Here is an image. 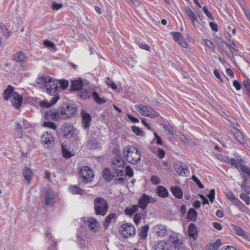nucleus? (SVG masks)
<instances>
[{"mask_svg": "<svg viewBox=\"0 0 250 250\" xmlns=\"http://www.w3.org/2000/svg\"><path fill=\"white\" fill-rule=\"evenodd\" d=\"M36 83L37 87H42L44 86L47 92L54 97L52 98L49 103L45 102H41L40 104L42 107H49L51 105L54 104L59 99V96L57 94L58 86L55 83L54 80L49 77L42 76L36 79Z\"/></svg>", "mask_w": 250, "mask_h": 250, "instance_id": "obj_1", "label": "nucleus"}, {"mask_svg": "<svg viewBox=\"0 0 250 250\" xmlns=\"http://www.w3.org/2000/svg\"><path fill=\"white\" fill-rule=\"evenodd\" d=\"M76 111L77 108L73 104H63L58 112L48 110L46 112L45 116L48 119L57 118L67 119L74 116Z\"/></svg>", "mask_w": 250, "mask_h": 250, "instance_id": "obj_2", "label": "nucleus"}, {"mask_svg": "<svg viewBox=\"0 0 250 250\" xmlns=\"http://www.w3.org/2000/svg\"><path fill=\"white\" fill-rule=\"evenodd\" d=\"M123 152L124 157L129 163L134 165L140 163L141 154L136 147L127 146L124 148Z\"/></svg>", "mask_w": 250, "mask_h": 250, "instance_id": "obj_3", "label": "nucleus"}, {"mask_svg": "<svg viewBox=\"0 0 250 250\" xmlns=\"http://www.w3.org/2000/svg\"><path fill=\"white\" fill-rule=\"evenodd\" d=\"M94 210L96 215L104 216L108 209V205L106 200L102 197H97L94 202Z\"/></svg>", "mask_w": 250, "mask_h": 250, "instance_id": "obj_4", "label": "nucleus"}, {"mask_svg": "<svg viewBox=\"0 0 250 250\" xmlns=\"http://www.w3.org/2000/svg\"><path fill=\"white\" fill-rule=\"evenodd\" d=\"M125 162L123 158L119 155L116 156L113 160L112 167L117 177L123 176L124 174Z\"/></svg>", "mask_w": 250, "mask_h": 250, "instance_id": "obj_5", "label": "nucleus"}, {"mask_svg": "<svg viewBox=\"0 0 250 250\" xmlns=\"http://www.w3.org/2000/svg\"><path fill=\"white\" fill-rule=\"evenodd\" d=\"M135 107L139 109V112L143 115L154 118L158 117L160 115L158 112L149 106L143 105L141 104H137Z\"/></svg>", "mask_w": 250, "mask_h": 250, "instance_id": "obj_6", "label": "nucleus"}, {"mask_svg": "<svg viewBox=\"0 0 250 250\" xmlns=\"http://www.w3.org/2000/svg\"><path fill=\"white\" fill-rule=\"evenodd\" d=\"M80 174L82 181L85 183L91 182L94 178L93 170L87 166L81 167Z\"/></svg>", "mask_w": 250, "mask_h": 250, "instance_id": "obj_7", "label": "nucleus"}, {"mask_svg": "<svg viewBox=\"0 0 250 250\" xmlns=\"http://www.w3.org/2000/svg\"><path fill=\"white\" fill-rule=\"evenodd\" d=\"M122 234L125 238H128L135 234V228L133 225L123 224L120 229Z\"/></svg>", "mask_w": 250, "mask_h": 250, "instance_id": "obj_8", "label": "nucleus"}, {"mask_svg": "<svg viewBox=\"0 0 250 250\" xmlns=\"http://www.w3.org/2000/svg\"><path fill=\"white\" fill-rule=\"evenodd\" d=\"M41 142L45 147L51 148L54 144V137L51 133L46 131L42 136Z\"/></svg>", "mask_w": 250, "mask_h": 250, "instance_id": "obj_9", "label": "nucleus"}, {"mask_svg": "<svg viewBox=\"0 0 250 250\" xmlns=\"http://www.w3.org/2000/svg\"><path fill=\"white\" fill-rule=\"evenodd\" d=\"M103 177L106 179L107 182H110L112 180H115L116 184H123L125 182L124 178H116V176L113 174H111L110 171L108 169H104L103 171Z\"/></svg>", "mask_w": 250, "mask_h": 250, "instance_id": "obj_10", "label": "nucleus"}, {"mask_svg": "<svg viewBox=\"0 0 250 250\" xmlns=\"http://www.w3.org/2000/svg\"><path fill=\"white\" fill-rule=\"evenodd\" d=\"M174 169L176 173L181 176H187L189 173V170L188 167L181 162H177L174 165Z\"/></svg>", "mask_w": 250, "mask_h": 250, "instance_id": "obj_11", "label": "nucleus"}, {"mask_svg": "<svg viewBox=\"0 0 250 250\" xmlns=\"http://www.w3.org/2000/svg\"><path fill=\"white\" fill-rule=\"evenodd\" d=\"M11 101L15 108L19 109L22 102V98L18 92H14L12 93Z\"/></svg>", "mask_w": 250, "mask_h": 250, "instance_id": "obj_12", "label": "nucleus"}, {"mask_svg": "<svg viewBox=\"0 0 250 250\" xmlns=\"http://www.w3.org/2000/svg\"><path fill=\"white\" fill-rule=\"evenodd\" d=\"M225 194L228 199L234 205H236L239 207L244 206L243 204H242L238 198L234 197L233 193L229 189H226L225 191Z\"/></svg>", "mask_w": 250, "mask_h": 250, "instance_id": "obj_13", "label": "nucleus"}, {"mask_svg": "<svg viewBox=\"0 0 250 250\" xmlns=\"http://www.w3.org/2000/svg\"><path fill=\"white\" fill-rule=\"evenodd\" d=\"M90 229L94 232H97L100 229V224L97 219L94 217L88 218L86 221Z\"/></svg>", "mask_w": 250, "mask_h": 250, "instance_id": "obj_14", "label": "nucleus"}, {"mask_svg": "<svg viewBox=\"0 0 250 250\" xmlns=\"http://www.w3.org/2000/svg\"><path fill=\"white\" fill-rule=\"evenodd\" d=\"M171 34L173 36L174 41L177 42L179 44L182 45L184 48H187L188 47L187 42L184 40V37L180 33L171 32Z\"/></svg>", "mask_w": 250, "mask_h": 250, "instance_id": "obj_15", "label": "nucleus"}, {"mask_svg": "<svg viewBox=\"0 0 250 250\" xmlns=\"http://www.w3.org/2000/svg\"><path fill=\"white\" fill-rule=\"evenodd\" d=\"M81 115L82 116V126L85 129L88 128L89 127L91 122V115L84 111H82Z\"/></svg>", "mask_w": 250, "mask_h": 250, "instance_id": "obj_16", "label": "nucleus"}, {"mask_svg": "<svg viewBox=\"0 0 250 250\" xmlns=\"http://www.w3.org/2000/svg\"><path fill=\"white\" fill-rule=\"evenodd\" d=\"M61 130L63 132V135L67 138H70L74 133L73 126L67 124H63L62 126Z\"/></svg>", "mask_w": 250, "mask_h": 250, "instance_id": "obj_17", "label": "nucleus"}, {"mask_svg": "<svg viewBox=\"0 0 250 250\" xmlns=\"http://www.w3.org/2000/svg\"><path fill=\"white\" fill-rule=\"evenodd\" d=\"M54 193L53 190L49 188L45 192V204L46 206H50L54 203Z\"/></svg>", "mask_w": 250, "mask_h": 250, "instance_id": "obj_18", "label": "nucleus"}, {"mask_svg": "<svg viewBox=\"0 0 250 250\" xmlns=\"http://www.w3.org/2000/svg\"><path fill=\"white\" fill-rule=\"evenodd\" d=\"M150 198L149 196L144 193L142 197L139 199L138 204L140 208L143 209H145L150 202Z\"/></svg>", "mask_w": 250, "mask_h": 250, "instance_id": "obj_19", "label": "nucleus"}, {"mask_svg": "<svg viewBox=\"0 0 250 250\" xmlns=\"http://www.w3.org/2000/svg\"><path fill=\"white\" fill-rule=\"evenodd\" d=\"M156 233L160 237H165L167 234V227L162 224H158L154 227Z\"/></svg>", "mask_w": 250, "mask_h": 250, "instance_id": "obj_20", "label": "nucleus"}, {"mask_svg": "<svg viewBox=\"0 0 250 250\" xmlns=\"http://www.w3.org/2000/svg\"><path fill=\"white\" fill-rule=\"evenodd\" d=\"M27 56L24 53L21 51H19L14 54L13 56V60L19 63H23L26 59Z\"/></svg>", "mask_w": 250, "mask_h": 250, "instance_id": "obj_21", "label": "nucleus"}, {"mask_svg": "<svg viewBox=\"0 0 250 250\" xmlns=\"http://www.w3.org/2000/svg\"><path fill=\"white\" fill-rule=\"evenodd\" d=\"M154 248L155 250H169L167 243L165 241L155 242Z\"/></svg>", "mask_w": 250, "mask_h": 250, "instance_id": "obj_22", "label": "nucleus"}, {"mask_svg": "<svg viewBox=\"0 0 250 250\" xmlns=\"http://www.w3.org/2000/svg\"><path fill=\"white\" fill-rule=\"evenodd\" d=\"M22 175L27 184H29L33 176L31 170L29 168L25 167L22 170Z\"/></svg>", "mask_w": 250, "mask_h": 250, "instance_id": "obj_23", "label": "nucleus"}, {"mask_svg": "<svg viewBox=\"0 0 250 250\" xmlns=\"http://www.w3.org/2000/svg\"><path fill=\"white\" fill-rule=\"evenodd\" d=\"M169 241L173 244L175 249L179 250L183 247L182 240L179 239L177 236H170Z\"/></svg>", "mask_w": 250, "mask_h": 250, "instance_id": "obj_24", "label": "nucleus"}, {"mask_svg": "<svg viewBox=\"0 0 250 250\" xmlns=\"http://www.w3.org/2000/svg\"><path fill=\"white\" fill-rule=\"evenodd\" d=\"M83 85V83L81 79L74 80L71 82V89L72 91L78 90L81 89Z\"/></svg>", "mask_w": 250, "mask_h": 250, "instance_id": "obj_25", "label": "nucleus"}, {"mask_svg": "<svg viewBox=\"0 0 250 250\" xmlns=\"http://www.w3.org/2000/svg\"><path fill=\"white\" fill-rule=\"evenodd\" d=\"M218 157L219 159L228 163H230L232 166L235 167L237 169H238V166L234 158H229L227 156L222 155L218 156Z\"/></svg>", "mask_w": 250, "mask_h": 250, "instance_id": "obj_26", "label": "nucleus"}, {"mask_svg": "<svg viewBox=\"0 0 250 250\" xmlns=\"http://www.w3.org/2000/svg\"><path fill=\"white\" fill-rule=\"evenodd\" d=\"M171 191L174 196L178 199H181L183 197V192L181 188L178 186H173L171 187Z\"/></svg>", "mask_w": 250, "mask_h": 250, "instance_id": "obj_27", "label": "nucleus"}, {"mask_svg": "<svg viewBox=\"0 0 250 250\" xmlns=\"http://www.w3.org/2000/svg\"><path fill=\"white\" fill-rule=\"evenodd\" d=\"M156 193L159 196L163 198H166L168 195V192L167 188L162 186L158 187Z\"/></svg>", "mask_w": 250, "mask_h": 250, "instance_id": "obj_28", "label": "nucleus"}, {"mask_svg": "<svg viewBox=\"0 0 250 250\" xmlns=\"http://www.w3.org/2000/svg\"><path fill=\"white\" fill-rule=\"evenodd\" d=\"M230 226L232 227L233 231L236 235L242 237L245 236V232L242 228L232 224L230 225Z\"/></svg>", "mask_w": 250, "mask_h": 250, "instance_id": "obj_29", "label": "nucleus"}, {"mask_svg": "<svg viewBox=\"0 0 250 250\" xmlns=\"http://www.w3.org/2000/svg\"><path fill=\"white\" fill-rule=\"evenodd\" d=\"M188 235L195 239L197 234V229L195 225L193 223L189 224L188 226Z\"/></svg>", "mask_w": 250, "mask_h": 250, "instance_id": "obj_30", "label": "nucleus"}, {"mask_svg": "<svg viewBox=\"0 0 250 250\" xmlns=\"http://www.w3.org/2000/svg\"><path fill=\"white\" fill-rule=\"evenodd\" d=\"M197 216V211L193 208H190L187 214V218L189 221H196Z\"/></svg>", "mask_w": 250, "mask_h": 250, "instance_id": "obj_31", "label": "nucleus"}, {"mask_svg": "<svg viewBox=\"0 0 250 250\" xmlns=\"http://www.w3.org/2000/svg\"><path fill=\"white\" fill-rule=\"evenodd\" d=\"M234 135L236 137L237 140L241 143H245L244 138L242 133L237 128H234L232 130Z\"/></svg>", "mask_w": 250, "mask_h": 250, "instance_id": "obj_32", "label": "nucleus"}, {"mask_svg": "<svg viewBox=\"0 0 250 250\" xmlns=\"http://www.w3.org/2000/svg\"><path fill=\"white\" fill-rule=\"evenodd\" d=\"M13 87L9 85L7 88L3 92L2 96L4 99L5 100H8L11 96V95H12V93H13Z\"/></svg>", "mask_w": 250, "mask_h": 250, "instance_id": "obj_33", "label": "nucleus"}, {"mask_svg": "<svg viewBox=\"0 0 250 250\" xmlns=\"http://www.w3.org/2000/svg\"><path fill=\"white\" fill-rule=\"evenodd\" d=\"M146 215V212L145 211L143 210L141 212L137 213L134 216V221L136 225H138L141 219L144 218H145Z\"/></svg>", "mask_w": 250, "mask_h": 250, "instance_id": "obj_34", "label": "nucleus"}, {"mask_svg": "<svg viewBox=\"0 0 250 250\" xmlns=\"http://www.w3.org/2000/svg\"><path fill=\"white\" fill-rule=\"evenodd\" d=\"M15 130L16 135L18 138H22L23 137L22 127L19 122L16 124Z\"/></svg>", "mask_w": 250, "mask_h": 250, "instance_id": "obj_35", "label": "nucleus"}, {"mask_svg": "<svg viewBox=\"0 0 250 250\" xmlns=\"http://www.w3.org/2000/svg\"><path fill=\"white\" fill-rule=\"evenodd\" d=\"M116 216V215L115 213H111L108 215L104 221V226L105 228V229H107L109 224L112 222V220H114Z\"/></svg>", "mask_w": 250, "mask_h": 250, "instance_id": "obj_36", "label": "nucleus"}, {"mask_svg": "<svg viewBox=\"0 0 250 250\" xmlns=\"http://www.w3.org/2000/svg\"><path fill=\"white\" fill-rule=\"evenodd\" d=\"M221 245V241L217 240L213 243L208 245L206 246L207 250H216Z\"/></svg>", "mask_w": 250, "mask_h": 250, "instance_id": "obj_37", "label": "nucleus"}, {"mask_svg": "<svg viewBox=\"0 0 250 250\" xmlns=\"http://www.w3.org/2000/svg\"><path fill=\"white\" fill-rule=\"evenodd\" d=\"M139 207L138 204L133 205L130 208L125 209V213L126 215L131 216L134 212L138 211Z\"/></svg>", "mask_w": 250, "mask_h": 250, "instance_id": "obj_38", "label": "nucleus"}, {"mask_svg": "<svg viewBox=\"0 0 250 250\" xmlns=\"http://www.w3.org/2000/svg\"><path fill=\"white\" fill-rule=\"evenodd\" d=\"M70 191L73 194H79L83 195V190L79 187L76 186H71L69 188Z\"/></svg>", "mask_w": 250, "mask_h": 250, "instance_id": "obj_39", "label": "nucleus"}, {"mask_svg": "<svg viewBox=\"0 0 250 250\" xmlns=\"http://www.w3.org/2000/svg\"><path fill=\"white\" fill-rule=\"evenodd\" d=\"M92 96L94 100L99 104H102L106 102V100L104 98H100L98 93L96 91L93 92Z\"/></svg>", "mask_w": 250, "mask_h": 250, "instance_id": "obj_40", "label": "nucleus"}, {"mask_svg": "<svg viewBox=\"0 0 250 250\" xmlns=\"http://www.w3.org/2000/svg\"><path fill=\"white\" fill-rule=\"evenodd\" d=\"M55 83H56L57 85L58 86L59 88H61L62 89H65L68 84V82L67 81L65 80H61L58 82L57 80H54Z\"/></svg>", "mask_w": 250, "mask_h": 250, "instance_id": "obj_41", "label": "nucleus"}, {"mask_svg": "<svg viewBox=\"0 0 250 250\" xmlns=\"http://www.w3.org/2000/svg\"><path fill=\"white\" fill-rule=\"evenodd\" d=\"M88 146L92 149L98 148L99 147V144L96 140L92 139L87 142Z\"/></svg>", "mask_w": 250, "mask_h": 250, "instance_id": "obj_42", "label": "nucleus"}, {"mask_svg": "<svg viewBox=\"0 0 250 250\" xmlns=\"http://www.w3.org/2000/svg\"><path fill=\"white\" fill-rule=\"evenodd\" d=\"M234 157L236 159L235 161L237 162V166H238V168L239 167V165H242L243 164H245L246 162L245 159L243 158L241 156L239 155L238 153H235L234 154Z\"/></svg>", "mask_w": 250, "mask_h": 250, "instance_id": "obj_43", "label": "nucleus"}, {"mask_svg": "<svg viewBox=\"0 0 250 250\" xmlns=\"http://www.w3.org/2000/svg\"><path fill=\"white\" fill-rule=\"evenodd\" d=\"M149 227L148 225L144 226L141 230L140 236L142 239H146Z\"/></svg>", "mask_w": 250, "mask_h": 250, "instance_id": "obj_44", "label": "nucleus"}, {"mask_svg": "<svg viewBox=\"0 0 250 250\" xmlns=\"http://www.w3.org/2000/svg\"><path fill=\"white\" fill-rule=\"evenodd\" d=\"M132 131L138 136H143L144 135V132L138 127L132 126L131 127Z\"/></svg>", "mask_w": 250, "mask_h": 250, "instance_id": "obj_45", "label": "nucleus"}, {"mask_svg": "<svg viewBox=\"0 0 250 250\" xmlns=\"http://www.w3.org/2000/svg\"><path fill=\"white\" fill-rule=\"evenodd\" d=\"M186 13L187 14V15L188 16V17L190 18L191 20L194 18L196 17V16L195 14L191 10L190 8L189 7H187L185 9Z\"/></svg>", "mask_w": 250, "mask_h": 250, "instance_id": "obj_46", "label": "nucleus"}, {"mask_svg": "<svg viewBox=\"0 0 250 250\" xmlns=\"http://www.w3.org/2000/svg\"><path fill=\"white\" fill-rule=\"evenodd\" d=\"M240 198L243 200L247 205L250 203V197L247 195L246 193H242L240 194Z\"/></svg>", "mask_w": 250, "mask_h": 250, "instance_id": "obj_47", "label": "nucleus"}, {"mask_svg": "<svg viewBox=\"0 0 250 250\" xmlns=\"http://www.w3.org/2000/svg\"><path fill=\"white\" fill-rule=\"evenodd\" d=\"M0 29H1V30L2 31L4 36L6 37H9L10 36L11 34L10 32L8 31L7 28L5 27L4 25L2 23H0Z\"/></svg>", "mask_w": 250, "mask_h": 250, "instance_id": "obj_48", "label": "nucleus"}, {"mask_svg": "<svg viewBox=\"0 0 250 250\" xmlns=\"http://www.w3.org/2000/svg\"><path fill=\"white\" fill-rule=\"evenodd\" d=\"M43 126L55 130L56 128V125L51 122H45L43 123Z\"/></svg>", "mask_w": 250, "mask_h": 250, "instance_id": "obj_49", "label": "nucleus"}, {"mask_svg": "<svg viewBox=\"0 0 250 250\" xmlns=\"http://www.w3.org/2000/svg\"><path fill=\"white\" fill-rule=\"evenodd\" d=\"M242 189L246 192V194H250V186L247 184H241L240 185Z\"/></svg>", "mask_w": 250, "mask_h": 250, "instance_id": "obj_50", "label": "nucleus"}, {"mask_svg": "<svg viewBox=\"0 0 250 250\" xmlns=\"http://www.w3.org/2000/svg\"><path fill=\"white\" fill-rule=\"evenodd\" d=\"M106 84L108 85L109 86L111 87L113 89H117V86L116 84L111 81L110 78H107L106 80L105 81Z\"/></svg>", "mask_w": 250, "mask_h": 250, "instance_id": "obj_51", "label": "nucleus"}, {"mask_svg": "<svg viewBox=\"0 0 250 250\" xmlns=\"http://www.w3.org/2000/svg\"><path fill=\"white\" fill-rule=\"evenodd\" d=\"M43 44L45 46H46L47 47L53 49H56L55 44L52 42H51L49 41H48V40L44 41L43 42Z\"/></svg>", "mask_w": 250, "mask_h": 250, "instance_id": "obj_52", "label": "nucleus"}, {"mask_svg": "<svg viewBox=\"0 0 250 250\" xmlns=\"http://www.w3.org/2000/svg\"><path fill=\"white\" fill-rule=\"evenodd\" d=\"M192 179L196 183V184L198 185V186L200 188H204V185L201 183L200 181L198 179V178L195 175H193L192 176Z\"/></svg>", "mask_w": 250, "mask_h": 250, "instance_id": "obj_53", "label": "nucleus"}, {"mask_svg": "<svg viewBox=\"0 0 250 250\" xmlns=\"http://www.w3.org/2000/svg\"><path fill=\"white\" fill-rule=\"evenodd\" d=\"M215 189H211L210 190L209 194L208 195V197L210 202H211V203L213 202L214 200V198H215Z\"/></svg>", "mask_w": 250, "mask_h": 250, "instance_id": "obj_54", "label": "nucleus"}, {"mask_svg": "<svg viewBox=\"0 0 250 250\" xmlns=\"http://www.w3.org/2000/svg\"><path fill=\"white\" fill-rule=\"evenodd\" d=\"M62 4L58 3L56 2H53L51 5V8L53 10H58L62 7Z\"/></svg>", "mask_w": 250, "mask_h": 250, "instance_id": "obj_55", "label": "nucleus"}, {"mask_svg": "<svg viewBox=\"0 0 250 250\" xmlns=\"http://www.w3.org/2000/svg\"><path fill=\"white\" fill-rule=\"evenodd\" d=\"M126 175L128 176L129 177H131L133 176L134 172L132 169L129 166H127L125 168Z\"/></svg>", "mask_w": 250, "mask_h": 250, "instance_id": "obj_56", "label": "nucleus"}, {"mask_svg": "<svg viewBox=\"0 0 250 250\" xmlns=\"http://www.w3.org/2000/svg\"><path fill=\"white\" fill-rule=\"evenodd\" d=\"M62 153L64 158H70L71 156L70 152L68 151L66 149L64 148L63 147H62Z\"/></svg>", "mask_w": 250, "mask_h": 250, "instance_id": "obj_57", "label": "nucleus"}, {"mask_svg": "<svg viewBox=\"0 0 250 250\" xmlns=\"http://www.w3.org/2000/svg\"><path fill=\"white\" fill-rule=\"evenodd\" d=\"M243 84L248 91L250 92V80H245L243 81Z\"/></svg>", "mask_w": 250, "mask_h": 250, "instance_id": "obj_58", "label": "nucleus"}, {"mask_svg": "<svg viewBox=\"0 0 250 250\" xmlns=\"http://www.w3.org/2000/svg\"><path fill=\"white\" fill-rule=\"evenodd\" d=\"M151 181L154 185H158L160 183V179L157 176H152L151 178Z\"/></svg>", "mask_w": 250, "mask_h": 250, "instance_id": "obj_59", "label": "nucleus"}, {"mask_svg": "<svg viewBox=\"0 0 250 250\" xmlns=\"http://www.w3.org/2000/svg\"><path fill=\"white\" fill-rule=\"evenodd\" d=\"M203 11L208 18H209L211 20L213 19V17L212 16L211 13L208 11L207 7H203Z\"/></svg>", "mask_w": 250, "mask_h": 250, "instance_id": "obj_60", "label": "nucleus"}, {"mask_svg": "<svg viewBox=\"0 0 250 250\" xmlns=\"http://www.w3.org/2000/svg\"><path fill=\"white\" fill-rule=\"evenodd\" d=\"M241 168L245 173L248 174L250 177V169L248 167L244 165H242Z\"/></svg>", "mask_w": 250, "mask_h": 250, "instance_id": "obj_61", "label": "nucleus"}, {"mask_svg": "<svg viewBox=\"0 0 250 250\" xmlns=\"http://www.w3.org/2000/svg\"><path fill=\"white\" fill-rule=\"evenodd\" d=\"M179 138L181 139V140L184 142L185 144H188L189 143L188 139L185 135L183 134H180L179 135Z\"/></svg>", "mask_w": 250, "mask_h": 250, "instance_id": "obj_62", "label": "nucleus"}, {"mask_svg": "<svg viewBox=\"0 0 250 250\" xmlns=\"http://www.w3.org/2000/svg\"><path fill=\"white\" fill-rule=\"evenodd\" d=\"M233 85L236 88V90H240L241 88V84L237 80H234L233 82Z\"/></svg>", "mask_w": 250, "mask_h": 250, "instance_id": "obj_63", "label": "nucleus"}, {"mask_svg": "<svg viewBox=\"0 0 250 250\" xmlns=\"http://www.w3.org/2000/svg\"><path fill=\"white\" fill-rule=\"evenodd\" d=\"M212 226L214 228L218 230H221L222 229V226L220 223L217 222H213L212 224Z\"/></svg>", "mask_w": 250, "mask_h": 250, "instance_id": "obj_64", "label": "nucleus"}]
</instances>
